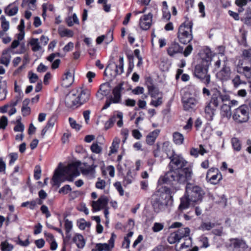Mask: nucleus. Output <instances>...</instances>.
<instances>
[{
	"label": "nucleus",
	"mask_w": 251,
	"mask_h": 251,
	"mask_svg": "<svg viewBox=\"0 0 251 251\" xmlns=\"http://www.w3.org/2000/svg\"><path fill=\"white\" fill-rule=\"evenodd\" d=\"M5 14L8 16L16 14V3L15 2L9 4L4 9Z\"/></svg>",
	"instance_id": "obj_35"
},
{
	"label": "nucleus",
	"mask_w": 251,
	"mask_h": 251,
	"mask_svg": "<svg viewBox=\"0 0 251 251\" xmlns=\"http://www.w3.org/2000/svg\"><path fill=\"white\" fill-rule=\"evenodd\" d=\"M199 242L201 244V248H207L209 246L208 238L204 236L200 237Z\"/></svg>",
	"instance_id": "obj_53"
},
{
	"label": "nucleus",
	"mask_w": 251,
	"mask_h": 251,
	"mask_svg": "<svg viewBox=\"0 0 251 251\" xmlns=\"http://www.w3.org/2000/svg\"><path fill=\"white\" fill-rule=\"evenodd\" d=\"M74 82V75L69 70H67L64 73L62 78V85L65 88L70 86Z\"/></svg>",
	"instance_id": "obj_21"
},
{
	"label": "nucleus",
	"mask_w": 251,
	"mask_h": 251,
	"mask_svg": "<svg viewBox=\"0 0 251 251\" xmlns=\"http://www.w3.org/2000/svg\"><path fill=\"white\" fill-rule=\"evenodd\" d=\"M156 100H152L150 102V104L155 107H157L162 103V96L158 97Z\"/></svg>",
	"instance_id": "obj_56"
},
{
	"label": "nucleus",
	"mask_w": 251,
	"mask_h": 251,
	"mask_svg": "<svg viewBox=\"0 0 251 251\" xmlns=\"http://www.w3.org/2000/svg\"><path fill=\"white\" fill-rule=\"evenodd\" d=\"M159 132L160 130L159 129H155L150 133L146 138L147 143L150 145H152L158 136Z\"/></svg>",
	"instance_id": "obj_26"
},
{
	"label": "nucleus",
	"mask_w": 251,
	"mask_h": 251,
	"mask_svg": "<svg viewBox=\"0 0 251 251\" xmlns=\"http://www.w3.org/2000/svg\"><path fill=\"white\" fill-rule=\"evenodd\" d=\"M17 40V53H24L26 50L25 42L23 41V40H19L18 36Z\"/></svg>",
	"instance_id": "obj_34"
},
{
	"label": "nucleus",
	"mask_w": 251,
	"mask_h": 251,
	"mask_svg": "<svg viewBox=\"0 0 251 251\" xmlns=\"http://www.w3.org/2000/svg\"><path fill=\"white\" fill-rule=\"evenodd\" d=\"M79 228L81 230H84L86 227H90L91 226L90 222H86L84 219H80L77 222Z\"/></svg>",
	"instance_id": "obj_47"
},
{
	"label": "nucleus",
	"mask_w": 251,
	"mask_h": 251,
	"mask_svg": "<svg viewBox=\"0 0 251 251\" xmlns=\"http://www.w3.org/2000/svg\"><path fill=\"white\" fill-rule=\"evenodd\" d=\"M164 224L160 223H154L152 227V230L154 232H158L164 228Z\"/></svg>",
	"instance_id": "obj_51"
},
{
	"label": "nucleus",
	"mask_w": 251,
	"mask_h": 251,
	"mask_svg": "<svg viewBox=\"0 0 251 251\" xmlns=\"http://www.w3.org/2000/svg\"><path fill=\"white\" fill-rule=\"evenodd\" d=\"M193 121L191 118H189L187 122V124L183 127V129L187 132H189L192 128Z\"/></svg>",
	"instance_id": "obj_57"
},
{
	"label": "nucleus",
	"mask_w": 251,
	"mask_h": 251,
	"mask_svg": "<svg viewBox=\"0 0 251 251\" xmlns=\"http://www.w3.org/2000/svg\"><path fill=\"white\" fill-rule=\"evenodd\" d=\"M71 191L72 189L70 185H65L59 190V193L63 194H67Z\"/></svg>",
	"instance_id": "obj_60"
},
{
	"label": "nucleus",
	"mask_w": 251,
	"mask_h": 251,
	"mask_svg": "<svg viewBox=\"0 0 251 251\" xmlns=\"http://www.w3.org/2000/svg\"><path fill=\"white\" fill-rule=\"evenodd\" d=\"M232 81L234 87L235 88H237L242 83L240 77L238 75H236L235 77L232 80Z\"/></svg>",
	"instance_id": "obj_64"
},
{
	"label": "nucleus",
	"mask_w": 251,
	"mask_h": 251,
	"mask_svg": "<svg viewBox=\"0 0 251 251\" xmlns=\"http://www.w3.org/2000/svg\"><path fill=\"white\" fill-rule=\"evenodd\" d=\"M231 70L229 67L227 66L226 63L224 60L222 69L217 73V76L222 81H226L230 78Z\"/></svg>",
	"instance_id": "obj_13"
},
{
	"label": "nucleus",
	"mask_w": 251,
	"mask_h": 251,
	"mask_svg": "<svg viewBox=\"0 0 251 251\" xmlns=\"http://www.w3.org/2000/svg\"><path fill=\"white\" fill-rule=\"evenodd\" d=\"M16 48V39L14 40L10 47L3 50L2 55L0 58V63L7 66L11 59V54L15 53L14 51Z\"/></svg>",
	"instance_id": "obj_9"
},
{
	"label": "nucleus",
	"mask_w": 251,
	"mask_h": 251,
	"mask_svg": "<svg viewBox=\"0 0 251 251\" xmlns=\"http://www.w3.org/2000/svg\"><path fill=\"white\" fill-rule=\"evenodd\" d=\"M108 199L105 196H101L98 201H93L92 206L95 211H99L102 208H105L108 203Z\"/></svg>",
	"instance_id": "obj_14"
},
{
	"label": "nucleus",
	"mask_w": 251,
	"mask_h": 251,
	"mask_svg": "<svg viewBox=\"0 0 251 251\" xmlns=\"http://www.w3.org/2000/svg\"><path fill=\"white\" fill-rule=\"evenodd\" d=\"M167 51L169 55L173 56L176 53L182 52L183 48L177 43L174 42L171 45Z\"/></svg>",
	"instance_id": "obj_22"
},
{
	"label": "nucleus",
	"mask_w": 251,
	"mask_h": 251,
	"mask_svg": "<svg viewBox=\"0 0 251 251\" xmlns=\"http://www.w3.org/2000/svg\"><path fill=\"white\" fill-rule=\"evenodd\" d=\"M173 138L174 143L177 145H182L184 142L183 134L178 132H175L173 134Z\"/></svg>",
	"instance_id": "obj_30"
},
{
	"label": "nucleus",
	"mask_w": 251,
	"mask_h": 251,
	"mask_svg": "<svg viewBox=\"0 0 251 251\" xmlns=\"http://www.w3.org/2000/svg\"><path fill=\"white\" fill-rule=\"evenodd\" d=\"M192 26V22L187 20L179 27L177 37L182 44L189 43L193 39Z\"/></svg>",
	"instance_id": "obj_6"
},
{
	"label": "nucleus",
	"mask_w": 251,
	"mask_h": 251,
	"mask_svg": "<svg viewBox=\"0 0 251 251\" xmlns=\"http://www.w3.org/2000/svg\"><path fill=\"white\" fill-rule=\"evenodd\" d=\"M215 226V224L211 223H203L201 225V228L204 230H209Z\"/></svg>",
	"instance_id": "obj_55"
},
{
	"label": "nucleus",
	"mask_w": 251,
	"mask_h": 251,
	"mask_svg": "<svg viewBox=\"0 0 251 251\" xmlns=\"http://www.w3.org/2000/svg\"><path fill=\"white\" fill-rule=\"evenodd\" d=\"M230 243L231 246L234 249H239L245 245V242L243 240L238 238L231 239Z\"/></svg>",
	"instance_id": "obj_36"
},
{
	"label": "nucleus",
	"mask_w": 251,
	"mask_h": 251,
	"mask_svg": "<svg viewBox=\"0 0 251 251\" xmlns=\"http://www.w3.org/2000/svg\"><path fill=\"white\" fill-rule=\"evenodd\" d=\"M79 164L73 163L62 169L56 170L52 177L53 185L59 187L61 183L65 180L72 181L74 177L80 175L78 170Z\"/></svg>",
	"instance_id": "obj_3"
},
{
	"label": "nucleus",
	"mask_w": 251,
	"mask_h": 251,
	"mask_svg": "<svg viewBox=\"0 0 251 251\" xmlns=\"http://www.w3.org/2000/svg\"><path fill=\"white\" fill-rule=\"evenodd\" d=\"M41 174V169L39 166H36L34 170V177L36 180H38L40 178Z\"/></svg>",
	"instance_id": "obj_59"
},
{
	"label": "nucleus",
	"mask_w": 251,
	"mask_h": 251,
	"mask_svg": "<svg viewBox=\"0 0 251 251\" xmlns=\"http://www.w3.org/2000/svg\"><path fill=\"white\" fill-rule=\"evenodd\" d=\"M29 44L32 46V50L34 51H37L41 49V47L39 45V40L37 38L31 39Z\"/></svg>",
	"instance_id": "obj_41"
},
{
	"label": "nucleus",
	"mask_w": 251,
	"mask_h": 251,
	"mask_svg": "<svg viewBox=\"0 0 251 251\" xmlns=\"http://www.w3.org/2000/svg\"><path fill=\"white\" fill-rule=\"evenodd\" d=\"M231 143L234 151H240L242 148V145L240 140L236 137H233L231 139Z\"/></svg>",
	"instance_id": "obj_32"
},
{
	"label": "nucleus",
	"mask_w": 251,
	"mask_h": 251,
	"mask_svg": "<svg viewBox=\"0 0 251 251\" xmlns=\"http://www.w3.org/2000/svg\"><path fill=\"white\" fill-rule=\"evenodd\" d=\"M190 231L188 227L181 228L176 231L180 239L189 236Z\"/></svg>",
	"instance_id": "obj_39"
},
{
	"label": "nucleus",
	"mask_w": 251,
	"mask_h": 251,
	"mask_svg": "<svg viewBox=\"0 0 251 251\" xmlns=\"http://www.w3.org/2000/svg\"><path fill=\"white\" fill-rule=\"evenodd\" d=\"M56 120V118L55 116H52L49 120L46 126H47L48 128L52 127L55 124Z\"/></svg>",
	"instance_id": "obj_63"
},
{
	"label": "nucleus",
	"mask_w": 251,
	"mask_h": 251,
	"mask_svg": "<svg viewBox=\"0 0 251 251\" xmlns=\"http://www.w3.org/2000/svg\"><path fill=\"white\" fill-rule=\"evenodd\" d=\"M76 96L79 105H82L89 100L90 91L87 89H81L79 94Z\"/></svg>",
	"instance_id": "obj_20"
},
{
	"label": "nucleus",
	"mask_w": 251,
	"mask_h": 251,
	"mask_svg": "<svg viewBox=\"0 0 251 251\" xmlns=\"http://www.w3.org/2000/svg\"><path fill=\"white\" fill-rule=\"evenodd\" d=\"M116 237V235L112 233L111 238L108 240V243L97 244L96 247L98 251H110L114 247V242Z\"/></svg>",
	"instance_id": "obj_11"
},
{
	"label": "nucleus",
	"mask_w": 251,
	"mask_h": 251,
	"mask_svg": "<svg viewBox=\"0 0 251 251\" xmlns=\"http://www.w3.org/2000/svg\"><path fill=\"white\" fill-rule=\"evenodd\" d=\"M135 176H133L131 175V171L129 170L126 175V176L124 177V179L123 181V183L124 185H126L131 184L132 181L134 180Z\"/></svg>",
	"instance_id": "obj_40"
},
{
	"label": "nucleus",
	"mask_w": 251,
	"mask_h": 251,
	"mask_svg": "<svg viewBox=\"0 0 251 251\" xmlns=\"http://www.w3.org/2000/svg\"><path fill=\"white\" fill-rule=\"evenodd\" d=\"M120 140L119 139H115L110 147V150L109 151V155L117 152L119 148V144Z\"/></svg>",
	"instance_id": "obj_46"
},
{
	"label": "nucleus",
	"mask_w": 251,
	"mask_h": 251,
	"mask_svg": "<svg viewBox=\"0 0 251 251\" xmlns=\"http://www.w3.org/2000/svg\"><path fill=\"white\" fill-rule=\"evenodd\" d=\"M0 247L1 251H11L14 248L13 246L6 241L2 242L0 243Z\"/></svg>",
	"instance_id": "obj_45"
},
{
	"label": "nucleus",
	"mask_w": 251,
	"mask_h": 251,
	"mask_svg": "<svg viewBox=\"0 0 251 251\" xmlns=\"http://www.w3.org/2000/svg\"><path fill=\"white\" fill-rule=\"evenodd\" d=\"M232 118L238 124L247 122L249 119V111L247 105H242L234 109L232 114Z\"/></svg>",
	"instance_id": "obj_7"
},
{
	"label": "nucleus",
	"mask_w": 251,
	"mask_h": 251,
	"mask_svg": "<svg viewBox=\"0 0 251 251\" xmlns=\"http://www.w3.org/2000/svg\"><path fill=\"white\" fill-rule=\"evenodd\" d=\"M223 176L221 172L219 171L215 174L212 175L208 179H206V180L210 183L214 185H216L222 179Z\"/></svg>",
	"instance_id": "obj_25"
},
{
	"label": "nucleus",
	"mask_w": 251,
	"mask_h": 251,
	"mask_svg": "<svg viewBox=\"0 0 251 251\" xmlns=\"http://www.w3.org/2000/svg\"><path fill=\"white\" fill-rule=\"evenodd\" d=\"M152 15L149 13L147 15H144L140 19V26L143 30L148 29L151 24Z\"/></svg>",
	"instance_id": "obj_18"
},
{
	"label": "nucleus",
	"mask_w": 251,
	"mask_h": 251,
	"mask_svg": "<svg viewBox=\"0 0 251 251\" xmlns=\"http://www.w3.org/2000/svg\"><path fill=\"white\" fill-rule=\"evenodd\" d=\"M84 165V167L81 168V171L82 175L89 179L94 178L95 177V168L97 166L93 164L87 165L86 163H85Z\"/></svg>",
	"instance_id": "obj_15"
},
{
	"label": "nucleus",
	"mask_w": 251,
	"mask_h": 251,
	"mask_svg": "<svg viewBox=\"0 0 251 251\" xmlns=\"http://www.w3.org/2000/svg\"><path fill=\"white\" fill-rule=\"evenodd\" d=\"M169 159L170 170L162 178L164 183L174 185L184 184L192 179V170L189 167L184 168L188 162L181 154L175 153Z\"/></svg>",
	"instance_id": "obj_1"
},
{
	"label": "nucleus",
	"mask_w": 251,
	"mask_h": 251,
	"mask_svg": "<svg viewBox=\"0 0 251 251\" xmlns=\"http://www.w3.org/2000/svg\"><path fill=\"white\" fill-rule=\"evenodd\" d=\"M211 96L209 102L215 107H218L224 102H227L229 100V96L227 94H222L220 91L216 88L211 90Z\"/></svg>",
	"instance_id": "obj_8"
},
{
	"label": "nucleus",
	"mask_w": 251,
	"mask_h": 251,
	"mask_svg": "<svg viewBox=\"0 0 251 251\" xmlns=\"http://www.w3.org/2000/svg\"><path fill=\"white\" fill-rule=\"evenodd\" d=\"M237 72L243 74L246 78L251 77V61L248 64L243 62L237 68Z\"/></svg>",
	"instance_id": "obj_17"
},
{
	"label": "nucleus",
	"mask_w": 251,
	"mask_h": 251,
	"mask_svg": "<svg viewBox=\"0 0 251 251\" xmlns=\"http://www.w3.org/2000/svg\"><path fill=\"white\" fill-rule=\"evenodd\" d=\"M65 104L68 108H75L79 106L76 95L74 92L67 94L65 99Z\"/></svg>",
	"instance_id": "obj_12"
},
{
	"label": "nucleus",
	"mask_w": 251,
	"mask_h": 251,
	"mask_svg": "<svg viewBox=\"0 0 251 251\" xmlns=\"http://www.w3.org/2000/svg\"><path fill=\"white\" fill-rule=\"evenodd\" d=\"M148 91L151 98L156 99V98L162 96L159 91V90L153 85L148 86Z\"/></svg>",
	"instance_id": "obj_31"
},
{
	"label": "nucleus",
	"mask_w": 251,
	"mask_h": 251,
	"mask_svg": "<svg viewBox=\"0 0 251 251\" xmlns=\"http://www.w3.org/2000/svg\"><path fill=\"white\" fill-rule=\"evenodd\" d=\"M115 72L117 75H121L124 72V58L120 56L119 58V64L116 66Z\"/></svg>",
	"instance_id": "obj_44"
},
{
	"label": "nucleus",
	"mask_w": 251,
	"mask_h": 251,
	"mask_svg": "<svg viewBox=\"0 0 251 251\" xmlns=\"http://www.w3.org/2000/svg\"><path fill=\"white\" fill-rule=\"evenodd\" d=\"M212 104L209 102L205 107L204 112L205 113L206 117L209 121H212L213 117L215 115L216 108L212 106Z\"/></svg>",
	"instance_id": "obj_23"
},
{
	"label": "nucleus",
	"mask_w": 251,
	"mask_h": 251,
	"mask_svg": "<svg viewBox=\"0 0 251 251\" xmlns=\"http://www.w3.org/2000/svg\"><path fill=\"white\" fill-rule=\"evenodd\" d=\"M184 109L186 111H189L194 108L197 104V100L195 98L190 96L189 93H185L182 97Z\"/></svg>",
	"instance_id": "obj_10"
},
{
	"label": "nucleus",
	"mask_w": 251,
	"mask_h": 251,
	"mask_svg": "<svg viewBox=\"0 0 251 251\" xmlns=\"http://www.w3.org/2000/svg\"><path fill=\"white\" fill-rule=\"evenodd\" d=\"M172 202V197L166 192L155 194L152 197L151 203L156 212L164 210Z\"/></svg>",
	"instance_id": "obj_4"
},
{
	"label": "nucleus",
	"mask_w": 251,
	"mask_h": 251,
	"mask_svg": "<svg viewBox=\"0 0 251 251\" xmlns=\"http://www.w3.org/2000/svg\"><path fill=\"white\" fill-rule=\"evenodd\" d=\"M21 117L19 119H17V132L18 131L21 132L19 135H17V140H20L21 141H22L24 138L23 132L25 130V126L24 124L21 122Z\"/></svg>",
	"instance_id": "obj_29"
},
{
	"label": "nucleus",
	"mask_w": 251,
	"mask_h": 251,
	"mask_svg": "<svg viewBox=\"0 0 251 251\" xmlns=\"http://www.w3.org/2000/svg\"><path fill=\"white\" fill-rule=\"evenodd\" d=\"M18 28L19 31L18 39L19 40H24L25 33L24 31L25 23L23 19L21 20L20 25L18 26Z\"/></svg>",
	"instance_id": "obj_42"
},
{
	"label": "nucleus",
	"mask_w": 251,
	"mask_h": 251,
	"mask_svg": "<svg viewBox=\"0 0 251 251\" xmlns=\"http://www.w3.org/2000/svg\"><path fill=\"white\" fill-rule=\"evenodd\" d=\"M110 93L109 84L103 83L100 86L99 90L96 94V97L99 100H101L104 96H107Z\"/></svg>",
	"instance_id": "obj_19"
},
{
	"label": "nucleus",
	"mask_w": 251,
	"mask_h": 251,
	"mask_svg": "<svg viewBox=\"0 0 251 251\" xmlns=\"http://www.w3.org/2000/svg\"><path fill=\"white\" fill-rule=\"evenodd\" d=\"M8 112L9 116H11L15 114L16 112V101H11L10 102L7 103Z\"/></svg>",
	"instance_id": "obj_48"
},
{
	"label": "nucleus",
	"mask_w": 251,
	"mask_h": 251,
	"mask_svg": "<svg viewBox=\"0 0 251 251\" xmlns=\"http://www.w3.org/2000/svg\"><path fill=\"white\" fill-rule=\"evenodd\" d=\"M123 90L122 84L116 86L112 91L113 96L110 98V100L114 103H119L121 101V92Z\"/></svg>",
	"instance_id": "obj_16"
},
{
	"label": "nucleus",
	"mask_w": 251,
	"mask_h": 251,
	"mask_svg": "<svg viewBox=\"0 0 251 251\" xmlns=\"http://www.w3.org/2000/svg\"><path fill=\"white\" fill-rule=\"evenodd\" d=\"M162 150L166 153L169 158L171 157V156L176 153L172 146L168 142H165L163 144Z\"/></svg>",
	"instance_id": "obj_27"
},
{
	"label": "nucleus",
	"mask_w": 251,
	"mask_h": 251,
	"mask_svg": "<svg viewBox=\"0 0 251 251\" xmlns=\"http://www.w3.org/2000/svg\"><path fill=\"white\" fill-rule=\"evenodd\" d=\"M105 38H109L108 42L107 43H108L110 42H111L113 40V33L111 31H109L106 36L102 35L101 36H99L97 38L96 42L98 44H101Z\"/></svg>",
	"instance_id": "obj_38"
},
{
	"label": "nucleus",
	"mask_w": 251,
	"mask_h": 251,
	"mask_svg": "<svg viewBox=\"0 0 251 251\" xmlns=\"http://www.w3.org/2000/svg\"><path fill=\"white\" fill-rule=\"evenodd\" d=\"M221 115L222 117L229 119L232 115L231 105L227 102H224L221 106Z\"/></svg>",
	"instance_id": "obj_24"
},
{
	"label": "nucleus",
	"mask_w": 251,
	"mask_h": 251,
	"mask_svg": "<svg viewBox=\"0 0 251 251\" xmlns=\"http://www.w3.org/2000/svg\"><path fill=\"white\" fill-rule=\"evenodd\" d=\"M1 20V26L3 30L7 31L9 27V22L6 21L5 18L4 16H1L0 18Z\"/></svg>",
	"instance_id": "obj_52"
},
{
	"label": "nucleus",
	"mask_w": 251,
	"mask_h": 251,
	"mask_svg": "<svg viewBox=\"0 0 251 251\" xmlns=\"http://www.w3.org/2000/svg\"><path fill=\"white\" fill-rule=\"evenodd\" d=\"M73 242L76 244L78 248H83L85 245V241L82 235L80 234H76L73 237Z\"/></svg>",
	"instance_id": "obj_28"
},
{
	"label": "nucleus",
	"mask_w": 251,
	"mask_h": 251,
	"mask_svg": "<svg viewBox=\"0 0 251 251\" xmlns=\"http://www.w3.org/2000/svg\"><path fill=\"white\" fill-rule=\"evenodd\" d=\"M59 34L62 37H72L74 35V32L69 29L64 28L59 30Z\"/></svg>",
	"instance_id": "obj_43"
},
{
	"label": "nucleus",
	"mask_w": 251,
	"mask_h": 251,
	"mask_svg": "<svg viewBox=\"0 0 251 251\" xmlns=\"http://www.w3.org/2000/svg\"><path fill=\"white\" fill-rule=\"evenodd\" d=\"M105 187V181L104 180L99 178L96 183V187L98 189H103Z\"/></svg>",
	"instance_id": "obj_58"
},
{
	"label": "nucleus",
	"mask_w": 251,
	"mask_h": 251,
	"mask_svg": "<svg viewBox=\"0 0 251 251\" xmlns=\"http://www.w3.org/2000/svg\"><path fill=\"white\" fill-rule=\"evenodd\" d=\"M7 125V118L2 116L0 119V128L4 129Z\"/></svg>",
	"instance_id": "obj_62"
},
{
	"label": "nucleus",
	"mask_w": 251,
	"mask_h": 251,
	"mask_svg": "<svg viewBox=\"0 0 251 251\" xmlns=\"http://www.w3.org/2000/svg\"><path fill=\"white\" fill-rule=\"evenodd\" d=\"M69 123L71 126L76 130H79L80 128V126L77 124L76 121L72 118H69Z\"/></svg>",
	"instance_id": "obj_61"
},
{
	"label": "nucleus",
	"mask_w": 251,
	"mask_h": 251,
	"mask_svg": "<svg viewBox=\"0 0 251 251\" xmlns=\"http://www.w3.org/2000/svg\"><path fill=\"white\" fill-rule=\"evenodd\" d=\"M66 23L69 26H72L75 24H79V20L75 13L72 16L68 17L66 19Z\"/></svg>",
	"instance_id": "obj_37"
},
{
	"label": "nucleus",
	"mask_w": 251,
	"mask_h": 251,
	"mask_svg": "<svg viewBox=\"0 0 251 251\" xmlns=\"http://www.w3.org/2000/svg\"><path fill=\"white\" fill-rule=\"evenodd\" d=\"M243 56L244 57L243 62H246L248 60H249V62L251 61V49L244 50L243 51L242 53Z\"/></svg>",
	"instance_id": "obj_49"
},
{
	"label": "nucleus",
	"mask_w": 251,
	"mask_h": 251,
	"mask_svg": "<svg viewBox=\"0 0 251 251\" xmlns=\"http://www.w3.org/2000/svg\"><path fill=\"white\" fill-rule=\"evenodd\" d=\"M210 61V58L208 60L202 59L195 66L194 72V75L206 85L210 82V75L208 74Z\"/></svg>",
	"instance_id": "obj_5"
},
{
	"label": "nucleus",
	"mask_w": 251,
	"mask_h": 251,
	"mask_svg": "<svg viewBox=\"0 0 251 251\" xmlns=\"http://www.w3.org/2000/svg\"><path fill=\"white\" fill-rule=\"evenodd\" d=\"M91 150L95 153H100L102 151V148L97 143H93L91 146Z\"/></svg>",
	"instance_id": "obj_50"
},
{
	"label": "nucleus",
	"mask_w": 251,
	"mask_h": 251,
	"mask_svg": "<svg viewBox=\"0 0 251 251\" xmlns=\"http://www.w3.org/2000/svg\"><path fill=\"white\" fill-rule=\"evenodd\" d=\"M65 228L66 230V233H70L73 228V223L71 221L68 219L65 220Z\"/></svg>",
	"instance_id": "obj_54"
},
{
	"label": "nucleus",
	"mask_w": 251,
	"mask_h": 251,
	"mask_svg": "<svg viewBox=\"0 0 251 251\" xmlns=\"http://www.w3.org/2000/svg\"><path fill=\"white\" fill-rule=\"evenodd\" d=\"M204 195V191L201 187L191 183H187L185 194L180 198L178 209L182 211L187 209L191 203H200L202 201Z\"/></svg>",
	"instance_id": "obj_2"
},
{
	"label": "nucleus",
	"mask_w": 251,
	"mask_h": 251,
	"mask_svg": "<svg viewBox=\"0 0 251 251\" xmlns=\"http://www.w3.org/2000/svg\"><path fill=\"white\" fill-rule=\"evenodd\" d=\"M180 238L176 231L171 233L168 237L167 240L171 244L178 243Z\"/></svg>",
	"instance_id": "obj_33"
}]
</instances>
